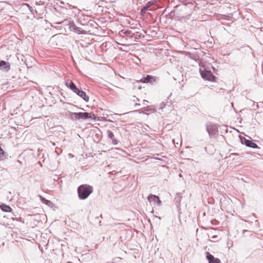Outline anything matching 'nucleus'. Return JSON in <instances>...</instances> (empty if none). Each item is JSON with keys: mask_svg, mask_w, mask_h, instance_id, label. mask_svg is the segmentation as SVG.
<instances>
[{"mask_svg": "<svg viewBox=\"0 0 263 263\" xmlns=\"http://www.w3.org/2000/svg\"><path fill=\"white\" fill-rule=\"evenodd\" d=\"M139 105H140V104H138V103L135 104V106H139Z\"/></svg>", "mask_w": 263, "mask_h": 263, "instance_id": "c756f323", "label": "nucleus"}, {"mask_svg": "<svg viewBox=\"0 0 263 263\" xmlns=\"http://www.w3.org/2000/svg\"><path fill=\"white\" fill-rule=\"evenodd\" d=\"M27 6V7L29 8L30 11L32 13H33V9L32 7H30L28 4H25Z\"/></svg>", "mask_w": 263, "mask_h": 263, "instance_id": "393cba45", "label": "nucleus"}, {"mask_svg": "<svg viewBox=\"0 0 263 263\" xmlns=\"http://www.w3.org/2000/svg\"><path fill=\"white\" fill-rule=\"evenodd\" d=\"M154 4V2L153 1L148 2L146 5L141 9V14H144L146 11L148 9V8L151 7Z\"/></svg>", "mask_w": 263, "mask_h": 263, "instance_id": "ddd939ff", "label": "nucleus"}, {"mask_svg": "<svg viewBox=\"0 0 263 263\" xmlns=\"http://www.w3.org/2000/svg\"><path fill=\"white\" fill-rule=\"evenodd\" d=\"M92 192V186L87 184H82L78 187V197L81 200L86 199Z\"/></svg>", "mask_w": 263, "mask_h": 263, "instance_id": "f257e3e1", "label": "nucleus"}, {"mask_svg": "<svg viewBox=\"0 0 263 263\" xmlns=\"http://www.w3.org/2000/svg\"><path fill=\"white\" fill-rule=\"evenodd\" d=\"M79 120H86L88 119H91L92 120H95L96 119V115L93 112H79Z\"/></svg>", "mask_w": 263, "mask_h": 263, "instance_id": "39448f33", "label": "nucleus"}, {"mask_svg": "<svg viewBox=\"0 0 263 263\" xmlns=\"http://www.w3.org/2000/svg\"><path fill=\"white\" fill-rule=\"evenodd\" d=\"M75 32L78 33V34H86V31L84 30H82L81 28L78 27L75 31Z\"/></svg>", "mask_w": 263, "mask_h": 263, "instance_id": "6ab92c4d", "label": "nucleus"}, {"mask_svg": "<svg viewBox=\"0 0 263 263\" xmlns=\"http://www.w3.org/2000/svg\"><path fill=\"white\" fill-rule=\"evenodd\" d=\"M146 102H147L146 100H144V104H145Z\"/></svg>", "mask_w": 263, "mask_h": 263, "instance_id": "7c9ffc66", "label": "nucleus"}, {"mask_svg": "<svg viewBox=\"0 0 263 263\" xmlns=\"http://www.w3.org/2000/svg\"><path fill=\"white\" fill-rule=\"evenodd\" d=\"M156 217L158 218L159 219H161V217H158V216H156Z\"/></svg>", "mask_w": 263, "mask_h": 263, "instance_id": "473e14b6", "label": "nucleus"}, {"mask_svg": "<svg viewBox=\"0 0 263 263\" xmlns=\"http://www.w3.org/2000/svg\"><path fill=\"white\" fill-rule=\"evenodd\" d=\"M55 152L58 154H59L60 153L62 152V149L60 148H58V147H57L55 148Z\"/></svg>", "mask_w": 263, "mask_h": 263, "instance_id": "b1692460", "label": "nucleus"}, {"mask_svg": "<svg viewBox=\"0 0 263 263\" xmlns=\"http://www.w3.org/2000/svg\"><path fill=\"white\" fill-rule=\"evenodd\" d=\"M136 100H137V101H139V99L138 98H136Z\"/></svg>", "mask_w": 263, "mask_h": 263, "instance_id": "f704fd0d", "label": "nucleus"}, {"mask_svg": "<svg viewBox=\"0 0 263 263\" xmlns=\"http://www.w3.org/2000/svg\"><path fill=\"white\" fill-rule=\"evenodd\" d=\"M206 129L210 136L215 135L218 132V127L216 124L208 122L206 124Z\"/></svg>", "mask_w": 263, "mask_h": 263, "instance_id": "20e7f679", "label": "nucleus"}, {"mask_svg": "<svg viewBox=\"0 0 263 263\" xmlns=\"http://www.w3.org/2000/svg\"><path fill=\"white\" fill-rule=\"evenodd\" d=\"M135 28L132 27L131 29H122L120 32L119 34L121 36L124 37L125 36L128 37L132 39V35L133 34V31L132 30H134Z\"/></svg>", "mask_w": 263, "mask_h": 263, "instance_id": "423d86ee", "label": "nucleus"}, {"mask_svg": "<svg viewBox=\"0 0 263 263\" xmlns=\"http://www.w3.org/2000/svg\"><path fill=\"white\" fill-rule=\"evenodd\" d=\"M8 158V155L0 146V160H4Z\"/></svg>", "mask_w": 263, "mask_h": 263, "instance_id": "2eb2a0df", "label": "nucleus"}, {"mask_svg": "<svg viewBox=\"0 0 263 263\" xmlns=\"http://www.w3.org/2000/svg\"><path fill=\"white\" fill-rule=\"evenodd\" d=\"M160 105H161V106H160L161 108H163V107L165 106V104L163 103H161Z\"/></svg>", "mask_w": 263, "mask_h": 263, "instance_id": "a878e982", "label": "nucleus"}, {"mask_svg": "<svg viewBox=\"0 0 263 263\" xmlns=\"http://www.w3.org/2000/svg\"><path fill=\"white\" fill-rule=\"evenodd\" d=\"M1 209L6 212H10L12 211V209L9 206L5 204H2L0 205Z\"/></svg>", "mask_w": 263, "mask_h": 263, "instance_id": "dca6fc26", "label": "nucleus"}, {"mask_svg": "<svg viewBox=\"0 0 263 263\" xmlns=\"http://www.w3.org/2000/svg\"><path fill=\"white\" fill-rule=\"evenodd\" d=\"M0 69L5 72L8 71L10 69V66L8 62L5 61H0Z\"/></svg>", "mask_w": 263, "mask_h": 263, "instance_id": "6e6552de", "label": "nucleus"}, {"mask_svg": "<svg viewBox=\"0 0 263 263\" xmlns=\"http://www.w3.org/2000/svg\"><path fill=\"white\" fill-rule=\"evenodd\" d=\"M65 85L71 89L73 92H77L78 88L72 81H67L65 82Z\"/></svg>", "mask_w": 263, "mask_h": 263, "instance_id": "9d476101", "label": "nucleus"}, {"mask_svg": "<svg viewBox=\"0 0 263 263\" xmlns=\"http://www.w3.org/2000/svg\"><path fill=\"white\" fill-rule=\"evenodd\" d=\"M65 85L71 89L73 92H77L78 88L72 81H67L65 82Z\"/></svg>", "mask_w": 263, "mask_h": 263, "instance_id": "9b49d317", "label": "nucleus"}, {"mask_svg": "<svg viewBox=\"0 0 263 263\" xmlns=\"http://www.w3.org/2000/svg\"><path fill=\"white\" fill-rule=\"evenodd\" d=\"M111 140L113 144L117 145L118 144V140L116 139L113 138V139Z\"/></svg>", "mask_w": 263, "mask_h": 263, "instance_id": "5701e85b", "label": "nucleus"}, {"mask_svg": "<svg viewBox=\"0 0 263 263\" xmlns=\"http://www.w3.org/2000/svg\"><path fill=\"white\" fill-rule=\"evenodd\" d=\"M141 33L139 32H133L132 38H134L135 41L141 38Z\"/></svg>", "mask_w": 263, "mask_h": 263, "instance_id": "a211bd4d", "label": "nucleus"}, {"mask_svg": "<svg viewBox=\"0 0 263 263\" xmlns=\"http://www.w3.org/2000/svg\"><path fill=\"white\" fill-rule=\"evenodd\" d=\"M76 92H77L75 93L82 98L84 101L86 102H88L89 101V97L86 95L85 91L78 89Z\"/></svg>", "mask_w": 263, "mask_h": 263, "instance_id": "f8f14e48", "label": "nucleus"}, {"mask_svg": "<svg viewBox=\"0 0 263 263\" xmlns=\"http://www.w3.org/2000/svg\"><path fill=\"white\" fill-rule=\"evenodd\" d=\"M146 102H147L146 100H144V104H145Z\"/></svg>", "mask_w": 263, "mask_h": 263, "instance_id": "2f4dec72", "label": "nucleus"}, {"mask_svg": "<svg viewBox=\"0 0 263 263\" xmlns=\"http://www.w3.org/2000/svg\"><path fill=\"white\" fill-rule=\"evenodd\" d=\"M159 79V78L156 76L151 75H147L146 77L142 78L139 81L137 82V84H139V82L143 83H149L154 85L158 83Z\"/></svg>", "mask_w": 263, "mask_h": 263, "instance_id": "f03ea898", "label": "nucleus"}, {"mask_svg": "<svg viewBox=\"0 0 263 263\" xmlns=\"http://www.w3.org/2000/svg\"><path fill=\"white\" fill-rule=\"evenodd\" d=\"M42 201L43 203H45L46 204L48 205V206H50L52 204V202L51 201L47 200L43 198L42 199Z\"/></svg>", "mask_w": 263, "mask_h": 263, "instance_id": "412c9836", "label": "nucleus"}, {"mask_svg": "<svg viewBox=\"0 0 263 263\" xmlns=\"http://www.w3.org/2000/svg\"><path fill=\"white\" fill-rule=\"evenodd\" d=\"M241 142L242 144H245L248 147L253 148H258V145L256 143L251 140L246 139L245 138L241 139Z\"/></svg>", "mask_w": 263, "mask_h": 263, "instance_id": "0eeeda50", "label": "nucleus"}, {"mask_svg": "<svg viewBox=\"0 0 263 263\" xmlns=\"http://www.w3.org/2000/svg\"><path fill=\"white\" fill-rule=\"evenodd\" d=\"M147 199L151 201V200H153L154 202H157L159 205H160L161 203V201H160V200L159 199V197L156 196V195H152V194H150L148 197H147Z\"/></svg>", "mask_w": 263, "mask_h": 263, "instance_id": "4468645a", "label": "nucleus"}, {"mask_svg": "<svg viewBox=\"0 0 263 263\" xmlns=\"http://www.w3.org/2000/svg\"><path fill=\"white\" fill-rule=\"evenodd\" d=\"M77 28L78 27L73 23H69V29L71 31L75 32Z\"/></svg>", "mask_w": 263, "mask_h": 263, "instance_id": "aec40b11", "label": "nucleus"}, {"mask_svg": "<svg viewBox=\"0 0 263 263\" xmlns=\"http://www.w3.org/2000/svg\"><path fill=\"white\" fill-rule=\"evenodd\" d=\"M137 87L138 89H141L142 88V86L141 85H138Z\"/></svg>", "mask_w": 263, "mask_h": 263, "instance_id": "bb28decb", "label": "nucleus"}, {"mask_svg": "<svg viewBox=\"0 0 263 263\" xmlns=\"http://www.w3.org/2000/svg\"><path fill=\"white\" fill-rule=\"evenodd\" d=\"M260 105L263 108V101L260 103Z\"/></svg>", "mask_w": 263, "mask_h": 263, "instance_id": "c85d7f7f", "label": "nucleus"}, {"mask_svg": "<svg viewBox=\"0 0 263 263\" xmlns=\"http://www.w3.org/2000/svg\"><path fill=\"white\" fill-rule=\"evenodd\" d=\"M144 110V111H150L151 110H150V109H147V108H145Z\"/></svg>", "mask_w": 263, "mask_h": 263, "instance_id": "cd10ccee", "label": "nucleus"}, {"mask_svg": "<svg viewBox=\"0 0 263 263\" xmlns=\"http://www.w3.org/2000/svg\"><path fill=\"white\" fill-rule=\"evenodd\" d=\"M200 72L202 79L209 81H214L215 77L211 71L205 69L203 70L200 69Z\"/></svg>", "mask_w": 263, "mask_h": 263, "instance_id": "7ed1b4c3", "label": "nucleus"}, {"mask_svg": "<svg viewBox=\"0 0 263 263\" xmlns=\"http://www.w3.org/2000/svg\"><path fill=\"white\" fill-rule=\"evenodd\" d=\"M79 109H82V110H84V109H83V108H81V107H80V108H79Z\"/></svg>", "mask_w": 263, "mask_h": 263, "instance_id": "72a5a7b5", "label": "nucleus"}, {"mask_svg": "<svg viewBox=\"0 0 263 263\" xmlns=\"http://www.w3.org/2000/svg\"><path fill=\"white\" fill-rule=\"evenodd\" d=\"M69 115H70V118L72 120L74 121L76 120H79V112H69Z\"/></svg>", "mask_w": 263, "mask_h": 263, "instance_id": "f3484780", "label": "nucleus"}, {"mask_svg": "<svg viewBox=\"0 0 263 263\" xmlns=\"http://www.w3.org/2000/svg\"><path fill=\"white\" fill-rule=\"evenodd\" d=\"M107 133L108 137L109 139H113V138H114V134L111 131L108 130Z\"/></svg>", "mask_w": 263, "mask_h": 263, "instance_id": "4be33fe9", "label": "nucleus"}, {"mask_svg": "<svg viewBox=\"0 0 263 263\" xmlns=\"http://www.w3.org/2000/svg\"><path fill=\"white\" fill-rule=\"evenodd\" d=\"M206 257L208 260L209 263H221V261L219 258H215L213 255L209 253H207Z\"/></svg>", "mask_w": 263, "mask_h": 263, "instance_id": "1a4fd4ad", "label": "nucleus"}]
</instances>
